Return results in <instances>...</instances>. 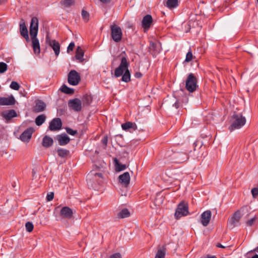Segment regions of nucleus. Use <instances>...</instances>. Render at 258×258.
<instances>
[{
  "label": "nucleus",
  "mask_w": 258,
  "mask_h": 258,
  "mask_svg": "<svg viewBox=\"0 0 258 258\" xmlns=\"http://www.w3.org/2000/svg\"><path fill=\"white\" fill-rule=\"evenodd\" d=\"M130 63L125 56H122L119 66L114 71V76H122L121 81L127 83L131 81V74L128 70Z\"/></svg>",
  "instance_id": "obj_1"
},
{
  "label": "nucleus",
  "mask_w": 258,
  "mask_h": 258,
  "mask_svg": "<svg viewBox=\"0 0 258 258\" xmlns=\"http://www.w3.org/2000/svg\"><path fill=\"white\" fill-rule=\"evenodd\" d=\"M230 122L231 125L229 126L228 129L231 132L242 127L245 124L246 119L241 113L234 112L231 116Z\"/></svg>",
  "instance_id": "obj_2"
},
{
  "label": "nucleus",
  "mask_w": 258,
  "mask_h": 258,
  "mask_svg": "<svg viewBox=\"0 0 258 258\" xmlns=\"http://www.w3.org/2000/svg\"><path fill=\"white\" fill-rule=\"evenodd\" d=\"M189 213L188 207L184 202H180L177 207L174 217L176 219H179L181 217L185 216Z\"/></svg>",
  "instance_id": "obj_3"
},
{
  "label": "nucleus",
  "mask_w": 258,
  "mask_h": 258,
  "mask_svg": "<svg viewBox=\"0 0 258 258\" xmlns=\"http://www.w3.org/2000/svg\"><path fill=\"white\" fill-rule=\"evenodd\" d=\"M197 85V79L196 76L192 73H190L186 79L185 82V88L189 92H193L196 91Z\"/></svg>",
  "instance_id": "obj_4"
},
{
  "label": "nucleus",
  "mask_w": 258,
  "mask_h": 258,
  "mask_svg": "<svg viewBox=\"0 0 258 258\" xmlns=\"http://www.w3.org/2000/svg\"><path fill=\"white\" fill-rule=\"evenodd\" d=\"M171 160L177 163H181L186 161L189 156L187 153L183 152H174L170 156Z\"/></svg>",
  "instance_id": "obj_5"
},
{
  "label": "nucleus",
  "mask_w": 258,
  "mask_h": 258,
  "mask_svg": "<svg viewBox=\"0 0 258 258\" xmlns=\"http://www.w3.org/2000/svg\"><path fill=\"white\" fill-rule=\"evenodd\" d=\"M111 34L112 39L116 42H119L122 38V31L117 25L114 24L110 26Z\"/></svg>",
  "instance_id": "obj_6"
},
{
  "label": "nucleus",
  "mask_w": 258,
  "mask_h": 258,
  "mask_svg": "<svg viewBox=\"0 0 258 258\" xmlns=\"http://www.w3.org/2000/svg\"><path fill=\"white\" fill-rule=\"evenodd\" d=\"M81 81L80 74L75 70H71L68 75V81L69 84L73 86L77 85Z\"/></svg>",
  "instance_id": "obj_7"
},
{
  "label": "nucleus",
  "mask_w": 258,
  "mask_h": 258,
  "mask_svg": "<svg viewBox=\"0 0 258 258\" xmlns=\"http://www.w3.org/2000/svg\"><path fill=\"white\" fill-rule=\"evenodd\" d=\"M46 43L53 50L56 56H58L60 52V45L55 40H52L47 35L46 37Z\"/></svg>",
  "instance_id": "obj_8"
},
{
  "label": "nucleus",
  "mask_w": 258,
  "mask_h": 258,
  "mask_svg": "<svg viewBox=\"0 0 258 258\" xmlns=\"http://www.w3.org/2000/svg\"><path fill=\"white\" fill-rule=\"evenodd\" d=\"M68 106L74 111L79 112L82 110L81 100L77 98L70 100L68 102Z\"/></svg>",
  "instance_id": "obj_9"
},
{
  "label": "nucleus",
  "mask_w": 258,
  "mask_h": 258,
  "mask_svg": "<svg viewBox=\"0 0 258 258\" xmlns=\"http://www.w3.org/2000/svg\"><path fill=\"white\" fill-rule=\"evenodd\" d=\"M38 30V20L34 17L31 19L30 26V36H37Z\"/></svg>",
  "instance_id": "obj_10"
},
{
  "label": "nucleus",
  "mask_w": 258,
  "mask_h": 258,
  "mask_svg": "<svg viewBox=\"0 0 258 258\" xmlns=\"http://www.w3.org/2000/svg\"><path fill=\"white\" fill-rule=\"evenodd\" d=\"M34 132V129L32 127H30L27 128L20 135V139L23 142L28 143L30 141Z\"/></svg>",
  "instance_id": "obj_11"
},
{
  "label": "nucleus",
  "mask_w": 258,
  "mask_h": 258,
  "mask_svg": "<svg viewBox=\"0 0 258 258\" xmlns=\"http://www.w3.org/2000/svg\"><path fill=\"white\" fill-rule=\"evenodd\" d=\"M62 127V122L60 118H54L49 123V129L51 131L60 130Z\"/></svg>",
  "instance_id": "obj_12"
},
{
  "label": "nucleus",
  "mask_w": 258,
  "mask_h": 258,
  "mask_svg": "<svg viewBox=\"0 0 258 258\" xmlns=\"http://www.w3.org/2000/svg\"><path fill=\"white\" fill-rule=\"evenodd\" d=\"M46 107V103L42 100L38 99L35 101V104L33 107V112L39 113L44 111Z\"/></svg>",
  "instance_id": "obj_13"
},
{
  "label": "nucleus",
  "mask_w": 258,
  "mask_h": 258,
  "mask_svg": "<svg viewBox=\"0 0 258 258\" xmlns=\"http://www.w3.org/2000/svg\"><path fill=\"white\" fill-rule=\"evenodd\" d=\"M59 215L62 218L70 219L73 216V212L70 207L65 206L61 209Z\"/></svg>",
  "instance_id": "obj_14"
},
{
  "label": "nucleus",
  "mask_w": 258,
  "mask_h": 258,
  "mask_svg": "<svg viewBox=\"0 0 258 258\" xmlns=\"http://www.w3.org/2000/svg\"><path fill=\"white\" fill-rule=\"evenodd\" d=\"M149 51L153 57H156L160 51V44L157 42H151L149 46Z\"/></svg>",
  "instance_id": "obj_15"
},
{
  "label": "nucleus",
  "mask_w": 258,
  "mask_h": 258,
  "mask_svg": "<svg viewBox=\"0 0 258 258\" xmlns=\"http://www.w3.org/2000/svg\"><path fill=\"white\" fill-rule=\"evenodd\" d=\"M20 32L21 35L27 41L29 40L28 29L26 27L25 22L23 19H21L20 22Z\"/></svg>",
  "instance_id": "obj_16"
},
{
  "label": "nucleus",
  "mask_w": 258,
  "mask_h": 258,
  "mask_svg": "<svg viewBox=\"0 0 258 258\" xmlns=\"http://www.w3.org/2000/svg\"><path fill=\"white\" fill-rule=\"evenodd\" d=\"M211 212L210 210H207L204 212L201 217V222L204 226H207L211 218Z\"/></svg>",
  "instance_id": "obj_17"
},
{
  "label": "nucleus",
  "mask_w": 258,
  "mask_h": 258,
  "mask_svg": "<svg viewBox=\"0 0 258 258\" xmlns=\"http://www.w3.org/2000/svg\"><path fill=\"white\" fill-rule=\"evenodd\" d=\"M56 139L57 140L58 144L60 146H65L70 142V138L65 133L58 135L56 136Z\"/></svg>",
  "instance_id": "obj_18"
},
{
  "label": "nucleus",
  "mask_w": 258,
  "mask_h": 258,
  "mask_svg": "<svg viewBox=\"0 0 258 258\" xmlns=\"http://www.w3.org/2000/svg\"><path fill=\"white\" fill-rule=\"evenodd\" d=\"M153 23V18L151 15H146L143 18L142 26L144 29L148 30Z\"/></svg>",
  "instance_id": "obj_19"
},
{
  "label": "nucleus",
  "mask_w": 258,
  "mask_h": 258,
  "mask_svg": "<svg viewBox=\"0 0 258 258\" xmlns=\"http://www.w3.org/2000/svg\"><path fill=\"white\" fill-rule=\"evenodd\" d=\"M16 100L13 95L9 97H0V105H13L15 104Z\"/></svg>",
  "instance_id": "obj_20"
},
{
  "label": "nucleus",
  "mask_w": 258,
  "mask_h": 258,
  "mask_svg": "<svg viewBox=\"0 0 258 258\" xmlns=\"http://www.w3.org/2000/svg\"><path fill=\"white\" fill-rule=\"evenodd\" d=\"M241 218L240 213L239 211L236 212L230 220H228V224L231 228H234L239 222Z\"/></svg>",
  "instance_id": "obj_21"
},
{
  "label": "nucleus",
  "mask_w": 258,
  "mask_h": 258,
  "mask_svg": "<svg viewBox=\"0 0 258 258\" xmlns=\"http://www.w3.org/2000/svg\"><path fill=\"white\" fill-rule=\"evenodd\" d=\"M118 178L119 182L122 185L125 187H127L130 181V176L128 172H125L122 174L120 175Z\"/></svg>",
  "instance_id": "obj_22"
},
{
  "label": "nucleus",
  "mask_w": 258,
  "mask_h": 258,
  "mask_svg": "<svg viewBox=\"0 0 258 258\" xmlns=\"http://www.w3.org/2000/svg\"><path fill=\"white\" fill-rule=\"evenodd\" d=\"M32 39V46L34 52L35 54H39L40 52V43L36 36H31Z\"/></svg>",
  "instance_id": "obj_23"
},
{
  "label": "nucleus",
  "mask_w": 258,
  "mask_h": 258,
  "mask_svg": "<svg viewBox=\"0 0 258 258\" xmlns=\"http://www.w3.org/2000/svg\"><path fill=\"white\" fill-rule=\"evenodd\" d=\"M58 156L61 158H67L71 157V153L69 150L58 147L56 149Z\"/></svg>",
  "instance_id": "obj_24"
},
{
  "label": "nucleus",
  "mask_w": 258,
  "mask_h": 258,
  "mask_svg": "<svg viewBox=\"0 0 258 258\" xmlns=\"http://www.w3.org/2000/svg\"><path fill=\"white\" fill-rule=\"evenodd\" d=\"M53 144V139L48 136H45L43 139L42 142V145L46 148H48L52 146Z\"/></svg>",
  "instance_id": "obj_25"
},
{
  "label": "nucleus",
  "mask_w": 258,
  "mask_h": 258,
  "mask_svg": "<svg viewBox=\"0 0 258 258\" xmlns=\"http://www.w3.org/2000/svg\"><path fill=\"white\" fill-rule=\"evenodd\" d=\"M93 99L91 95L85 94L82 98L81 102L84 106H89L92 102Z\"/></svg>",
  "instance_id": "obj_26"
},
{
  "label": "nucleus",
  "mask_w": 258,
  "mask_h": 258,
  "mask_svg": "<svg viewBox=\"0 0 258 258\" xmlns=\"http://www.w3.org/2000/svg\"><path fill=\"white\" fill-rule=\"evenodd\" d=\"M84 55V52L80 46H78L76 51V58L79 60L80 62L84 61L83 56Z\"/></svg>",
  "instance_id": "obj_27"
},
{
  "label": "nucleus",
  "mask_w": 258,
  "mask_h": 258,
  "mask_svg": "<svg viewBox=\"0 0 258 258\" xmlns=\"http://www.w3.org/2000/svg\"><path fill=\"white\" fill-rule=\"evenodd\" d=\"M17 113L14 109H11L8 112H3V116L7 120H10L11 118L17 116Z\"/></svg>",
  "instance_id": "obj_28"
},
{
  "label": "nucleus",
  "mask_w": 258,
  "mask_h": 258,
  "mask_svg": "<svg viewBox=\"0 0 258 258\" xmlns=\"http://www.w3.org/2000/svg\"><path fill=\"white\" fill-rule=\"evenodd\" d=\"M179 5L178 0H167L165 6L168 9L172 10L177 8Z\"/></svg>",
  "instance_id": "obj_29"
},
{
  "label": "nucleus",
  "mask_w": 258,
  "mask_h": 258,
  "mask_svg": "<svg viewBox=\"0 0 258 258\" xmlns=\"http://www.w3.org/2000/svg\"><path fill=\"white\" fill-rule=\"evenodd\" d=\"M166 250V245L162 246V248H159L155 255V258H165Z\"/></svg>",
  "instance_id": "obj_30"
},
{
  "label": "nucleus",
  "mask_w": 258,
  "mask_h": 258,
  "mask_svg": "<svg viewBox=\"0 0 258 258\" xmlns=\"http://www.w3.org/2000/svg\"><path fill=\"white\" fill-rule=\"evenodd\" d=\"M46 116L44 114L39 115L35 118V123L37 126L41 125L46 120Z\"/></svg>",
  "instance_id": "obj_31"
},
{
  "label": "nucleus",
  "mask_w": 258,
  "mask_h": 258,
  "mask_svg": "<svg viewBox=\"0 0 258 258\" xmlns=\"http://www.w3.org/2000/svg\"><path fill=\"white\" fill-rule=\"evenodd\" d=\"M130 216V212L126 208L122 209L118 214L117 218L120 219L128 217Z\"/></svg>",
  "instance_id": "obj_32"
},
{
  "label": "nucleus",
  "mask_w": 258,
  "mask_h": 258,
  "mask_svg": "<svg viewBox=\"0 0 258 258\" xmlns=\"http://www.w3.org/2000/svg\"><path fill=\"white\" fill-rule=\"evenodd\" d=\"M121 127L122 130L124 131H127L130 128H133L134 130H136L137 129V126L136 124L131 122H126L122 124Z\"/></svg>",
  "instance_id": "obj_33"
},
{
  "label": "nucleus",
  "mask_w": 258,
  "mask_h": 258,
  "mask_svg": "<svg viewBox=\"0 0 258 258\" xmlns=\"http://www.w3.org/2000/svg\"><path fill=\"white\" fill-rule=\"evenodd\" d=\"M114 161L115 163V170L116 171L120 172L125 170L126 168V165L120 163L117 159H114Z\"/></svg>",
  "instance_id": "obj_34"
},
{
  "label": "nucleus",
  "mask_w": 258,
  "mask_h": 258,
  "mask_svg": "<svg viewBox=\"0 0 258 258\" xmlns=\"http://www.w3.org/2000/svg\"><path fill=\"white\" fill-rule=\"evenodd\" d=\"M60 90L62 92L69 95L73 94L74 93V90L73 89L68 87L65 84L62 85Z\"/></svg>",
  "instance_id": "obj_35"
},
{
  "label": "nucleus",
  "mask_w": 258,
  "mask_h": 258,
  "mask_svg": "<svg viewBox=\"0 0 258 258\" xmlns=\"http://www.w3.org/2000/svg\"><path fill=\"white\" fill-rule=\"evenodd\" d=\"M60 4L65 7L69 8L75 4L74 0H63L60 2Z\"/></svg>",
  "instance_id": "obj_36"
},
{
  "label": "nucleus",
  "mask_w": 258,
  "mask_h": 258,
  "mask_svg": "<svg viewBox=\"0 0 258 258\" xmlns=\"http://www.w3.org/2000/svg\"><path fill=\"white\" fill-rule=\"evenodd\" d=\"M81 15H82L83 20L85 22H88L89 21V18H90V14L87 11H85L84 9L82 10V13H81Z\"/></svg>",
  "instance_id": "obj_37"
},
{
  "label": "nucleus",
  "mask_w": 258,
  "mask_h": 258,
  "mask_svg": "<svg viewBox=\"0 0 258 258\" xmlns=\"http://www.w3.org/2000/svg\"><path fill=\"white\" fill-rule=\"evenodd\" d=\"M25 227L27 231L31 232L34 228L33 224L31 222H27L25 224Z\"/></svg>",
  "instance_id": "obj_38"
},
{
  "label": "nucleus",
  "mask_w": 258,
  "mask_h": 258,
  "mask_svg": "<svg viewBox=\"0 0 258 258\" xmlns=\"http://www.w3.org/2000/svg\"><path fill=\"white\" fill-rule=\"evenodd\" d=\"M8 66L7 64L4 62H0V73L3 74L5 73L7 70Z\"/></svg>",
  "instance_id": "obj_39"
},
{
  "label": "nucleus",
  "mask_w": 258,
  "mask_h": 258,
  "mask_svg": "<svg viewBox=\"0 0 258 258\" xmlns=\"http://www.w3.org/2000/svg\"><path fill=\"white\" fill-rule=\"evenodd\" d=\"M10 88L15 90H18L20 88V85L17 82L12 81L10 85Z\"/></svg>",
  "instance_id": "obj_40"
},
{
  "label": "nucleus",
  "mask_w": 258,
  "mask_h": 258,
  "mask_svg": "<svg viewBox=\"0 0 258 258\" xmlns=\"http://www.w3.org/2000/svg\"><path fill=\"white\" fill-rule=\"evenodd\" d=\"M192 53L191 49H189V50L186 53L185 61L189 62L190 61H191L192 60Z\"/></svg>",
  "instance_id": "obj_41"
},
{
  "label": "nucleus",
  "mask_w": 258,
  "mask_h": 258,
  "mask_svg": "<svg viewBox=\"0 0 258 258\" xmlns=\"http://www.w3.org/2000/svg\"><path fill=\"white\" fill-rule=\"evenodd\" d=\"M66 130L67 133L70 135L75 136L77 134V130H74L70 127H67Z\"/></svg>",
  "instance_id": "obj_42"
},
{
  "label": "nucleus",
  "mask_w": 258,
  "mask_h": 258,
  "mask_svg": "<svg viewBox=\"0 0 258 258\" xmlns=\"http://www.w3.org/2000/svg\"><path fill=\"white\" fill-rule=\"evenodd\" d=\"M257 219L256 216H254L253 218L250 219L246 222V225L248 226H251L254 224V222Z\"/></svg>",
  "instance_id": "obj_43"
},
{
  "label": "nucleus",
  "mask_w": 258,
  "mask_h": 258,
  "mask_svg": "<svg viewBox=\"0 0 258 258\" xmlns=\"http://www.w3.org/2000/svg\"><path fill=\"white\" fill-rule=\"evenodd\" d=\"M251 194L253 198H256L258 196V187H254L251 189Z\"/></svg>",
  "instance_id": "obj_44"
},
{
  "label": "nucleus",
  "mask_w": 258,
  "mask_h": 258,
  "mask_svg": "<svg viewBox=\"0 0 258 258\" xmlns=\"http://www.w3.org/2000/svg\"><path fill=\"white\" fill-rule=\"evenodd\" d=\"M92 174H89L87 175V183H88V186L90 185L92 187H93V181H92Z\"/></svg>",
  "instance_id": "obj_45"
},
{
  "label": "nucleus",
  "mask_w": 258,
  "mask_h": 258,
  "mask_svg": "<svg viewBox=\"0 0 258 258\" xmlns=\"http://www.w3.org/2000/svg\"><path fill=\"white\" fill-rule=\"evenodd\" d=\"M54 198V194L53 192H49L47 194L46 196V200L47 201H51L53 200Z\"/></svg>",
  "instance_id": "obj_46"
},
{
  "label": "nucleus",
  "mask_w": 258,
  "mask_h": 258,
  "mask_svg": "<svg viewBox=\"0 0 258 258\" xmlns=\"http://www.w3.org/2000/svg\"><path fill=\"white\" fill-rule=\"evenodd\" d=\"M75 47V43L74 42H71L68 48H67V51L68 52H69L70 51H72Z\"/></svg>",
  "instance_id": "obj_47"
},
{
  "label": "nucleus",
  "mask_w": 258,
  "mask_h": 258,
  "mask_svg": "<svg viewBox=\"0 0 258 258\" xmlns=\"http://www.w3.org/2000/svg\"><path fill=\"white\" fill-rule=\"evenodd\" d=\"M101 143L105 146H106L108 143V137L107 136H104L103 139L101 140Z\"/></svg>",
  "instance_id": "obj_48"
},
{
  "label": "nucleus",
  "mask_w": 258,
  "mask_h": 258,
  "mask_svg": "<svg viewBox=\"0 0 258 258\" xmlns=\"http://www.w3.org/2000/svg\"><path fill=\"white\" fill-rule=\"evenodd\" d=\"M110 258H121V255L119 253H115L111 255Z\"/></svg>",
  "instance_id": "obj_49"
},
{
  "label": "nucleus",
  "mask_w": 258,
  "mask_h": 258,
  "mask_svg": "<svg viewBox=\"0 0 258 258\" xmlns=\"http://www.w3.org/2000/svg\"><path fill=\"white\" fill-rule=\"evenodd\" d=\"M181 105L180 102L178 100H176V102L173 104V106L178 109Z\"/></svg>",
  "instance_id": "obj_50"
},
{
  "label": "nucleus",
  "mask_w": 258,
  "mask_h": 258,
  "mask_svg": "<svg viewBox=\"0 0 258 258\" xmlns=\"http://www.w3.org/2000/svg\"><path fill=\"white\" fill-rule=\"evenodd\" d=\"M134 76H135V78L140 79V78H142L143 75L141 72H136Z\"/></svg>",
  "instance_id": "obj_51"
},
{
  "label": "nucleus",
  "mask_w": 258,
  "mask_h": 258,
  "mask_svg": "<svg viewBox=\"0 0 258 258\" xmlns=\"http://www.w3.org/2000/svg\"><path fill=\"white\" fill-rule=\"evenodd\" d=\"M163 199V198H162V197H161V201H160V202H159V201H158V198H156L155 199V201H154V202H155V204H156V205H159V204H162V202H163V199Z\"/></svg>",
  "instance_id": "obj_52"
},
{
  "label": "nucleus",
  "mask_w": 258,
  "mask_h": 258,
  "mask_svg": "<svg viewBox=\"0 0 258 258\" xmlns=\"http://www.w3.org/2000/svg\"><path fill=\"white\" fill-rule=\"evenodd\" d=\"M94 178H96V177H99L101 178H103V174L101 173H96L94 175Z\"/></svg>",
  "instance_id": "obj_53"
},
{
  "label": "nucleus",
  "mask_w": 258,
  "mask_h": 258,
  "mask_svg": "<svg viewBox=\"0 0 258 258\" xmlns=\"http://www.w3.org/2000/svg\"><path fill=\"white\" fill-rule=\"evenodd\" d=\"M251 252H250V251H249L248 253H246V256L247 257V258H250L248 256V255ZM250 258H258V254H254L253 256H252V257H251Z\"/></svg>",
  "instance_id": "obj_54"
},
{
  "label": "nucleus",
  "mask_w": 258,
  "mask_h": 258,
  "mask_svg": "<svg viewBox=\"0 0 258 258\" xmlns=\"http://www.w3.org/2000/svg\"><path fill=\"white\" fill-rule=\"evenodd\" d=\"M217 247H219V248H225L226 246H223V245H222L221 243H218L216 245Z\"/></svg>",
  "instance_id": "obj_55"
},
{
  "label": "nucleus",
  "mask_w": 258,
  "mask_h": 258,
  "mask_svg": "<svg viewBox=\"0 0 258 258\" xmlns=\"http://www.w3.org/2000/svg\"><path fill=\"white\" fill-rule=\"evenodd\" d=\"M100 2H101L103 3H108L110 2V0H99Z\"/></svg>",
  "instance_id": "obj_56"
},
{
  "label": "nucleus",
  "mask_w": 258,
  "mask_h": 258,
  "mask_svg": "<svg viewBox=\"0 0 258 258\" xmlns=\"http://www.w3.org/2000/svg\"><path fill=\"white\" fill-rule=\"evenodd\" d=\"M258 252V246L254 248L253 250L250 251V252Z\"/></svg>",
  "instance_id": "obj_57"
},
{
  "label": "nucleus",
  "mask_w": 258,
  "mask_h": 258,
  "mask_svg": "<svg viewBox=\"0 0 258 258\" xmlns=\"http://www.w3.org/2000/svg\"><path fill=\"white\" fill-rule=\"evenodd\" d=\"M205 258H217L215 256H208L207 257Z\"/></svg>",
  "instance_id": "obj_58"
},
{
  "label": "nucleus",
  "mask_w": 258,
  "mask_h": 258,
  "mask_svg": "<svg viewBox=\"0 0 258 258\" xmlns=\"http://www.w3.org/2000/svg\"><path fill=\"white\" fill-rule=\"evenodd\" d=\"M4 0H0V4H1L3 2Z\"/></svg>",
  "instance_id": "obj_59"
}]
</instances>
